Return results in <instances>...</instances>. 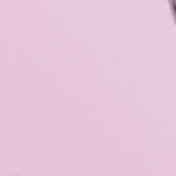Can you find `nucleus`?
Here are the masks:
<instances>
[{
  "mask_svg": "<svg viewBox=\"0 0 176 176\" xmlns=\"http://www.w3.org/2000/svg\"><path fill=\"white\" fill-rule=\"evenodd\" d=\"M173 6H174V10L176 14V0H173Z\"/></svg>",
  "mask_w": 176,
  "mask_h": 176,
  "instance_id": "f257e3e1",
  "label": "nucleus"
}]
</instances>
